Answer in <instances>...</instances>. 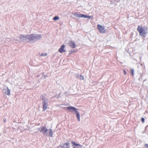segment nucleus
I'll list each match as a JSON object with an SVG mask.
<instances>
[{
    "label": "nucleus",
    "mask_w": 148,
    "mask_h": 148,
    "mask_svg": "<svg viewBox=\"0 0 148 148\" xmlns=\"http://www.w3.org/2000/svg\"><path fill=\"white\" fill-rule=\"evenodd\" d=\"M97 28L101 33L103 34L105 33V30L103 26L100 25H98Z\"/></svg>",
    "instance_id": "obj_5"
},
{
    "label": "nucleus",
    "mask_w": 148,
    "mask_h": 148,
    "mask_svg": "<svg viewBox=\"0 0 148 148\" xmlns=\"http://www.w3.org/2000/svg\"><path fill=\"white\" fill-rule=\"evenodd\" d=\"M145 148H148V144H145Z\"/></svg>",
    "instance_id": "obj_23"
},
{
    "label": "nucleus",
    "mask_w": 148,
    "mask_h": 148,
    "mask_svg": "<svg viewBox=\"0 0 148 148\" xmlns=\"http://www.w3.org/2000/svg\"><path fill=\"white\" fill-rule=\"evenodd\" d=\"M38 130L42 132L44 135L52 137L53 132L51 129H48L45 127L42 126L38 128Z\"/></svg>",
    "instance_id": "obj_1"
},
{
    "label": "nucleus",
    "mask_w": 148,
    "mask_h": 148,
    "mask_svg": "<svg viewBox=\"0 0 148 148\" xmlns=\"http://www.w3.org/2000/svg\"><path fill=\"white\" fill-rule=\"evenodd\" d=\"M66 109L67 110H70L71 111H74L75 112H76L77 110L76 108L72 106L67 107L66 108Z\"/></svg>",
    "instance_id": "obj_12"
},
{
    "label": "nucleus",
    "mask_w": 148,
    "mask_h": 148,
    "mask_svg": "<svg viewBox=\"0 0 148 148\" xmlns=\"http://www.w3.org/2000/svg\"><path fill=\"white\" fill-rule=\"evenodd\" d=\"M70 144L69 143L63 144L61 145V146L64 148H69Z\"/></svg>",
    "instance_id": "obj_10"
},
{
    "label": "nucleus",
    "mask_w": 148,
    "mask_h": 148,
    "mask_svg": "<svg viewBox=\"0 0 148 148\" xmlns=\"http://www.w3.org/2000/svg\"><path fill=\"white\" fill-rule=\"evenodd\" d=\"M147 27H143L138 26L137 29L139 32L140 35L144 36L146 33L145 31L147 30Z\"/></svg>",
    "instance_id": "obj_4"
},
{
    "label": "nucleus",
    "mask_w": 148,
    "mask_h": 148,
    "mask_svg": "<svg viewBox=\"0 0 148 148\" xmlns=\"http://www.w3.org/2000/svg\"><path fill=\"white\" fill-rule=\"evenodd\" d=\"M110 3L111 4H113L114 3V1L111 0L110 1Z\"/></svg>",
    "instance_id": "obj_22"
},
{
    "label": "nucleus",
    "mask_w": 148,
    "mask_h": 148,
    "mask_svg": "<svg viewBox=\"0 0 148 148\" xmlns=\"http://www.w3.org/2000/svg\"><path fill=\"white\" fill-rule=\"evenodd\" d=\"M83 18H88L89 19H90V18H91L92 17V16H88L85 15L84 14V15H83Z\"/></svg>",
    "instance_id": "obj_18"
},
{
    "label": "nucleus",
    "mask_w": 148,
    "mask_h": 148,
    "mask_svg": "<svg viewBox=\"0 0 148 148\" xmlns=\"http://www.w3.org/2000/svg\"><path fill=\"white\" fill-rule=\"evenodd\" d=\"M21 38H25V41L28 42L29 41L35 42L33 34L27 35L25 36H22Z\"/></svg>",
    "instance_id": "obj_3"
},
{
    "label": "nucleus",
    "mask_w": 148,
    "mask_h": 148,
    "mask_svg": "<svg viewBox=\"0 0 148 148\" xmlns=\"http://www.w3.org/2000/svg\"><path fill=\"white\" fill-rule=\"evenodd\" d=\"M42 101V108L44 110L47 109L48 106V99L47 98L45 95H42L40 97Z\"/></svg>",
    "instance_id": "obj_2"
},
{
    "label": "nucleus",
    "mask_w": 148,
    "mask_h": 148,
    "mask_svg": "<svg viewBox=\"0 0 148 148\" xmlns=\"http://www.w3.org/2000/svg\"><path fill=\"white\" fill-rule=\"evenodd\" d=\"M33 34V37L34 38V40L35 41H36L37 40L36 38V35L35 34Z\"/></svg>",
    "instance_id": "obj_20"
},
{
    "label": "nucleus",
    "mask_w": 148,
    "mask_h": 148,
    "mask_svg": "<svg viewBox=\"0 0 148 148\" xmlns=\"http://www.w3.org/2000/svg\"><path fill=\"white\" fill-rule=\"evenodd\" d=\"M3 121L4 122H5L6 121V119H3Z\"/></svg>",
    "instance_id": "obj_26"
},
{
    "label": "nucleus",
    "mask_w": 148,
    "mask_h": 148,
    "mask_svg": "<svg viewBox=\"0 0 148 148\" xmlns=\"http://www.w3.org/2000/svg\"><path fill=\"white\" fill-rule=\"evenodd\" d=\"M47 55V54L46 53H42L41 54V56H46Z\"/></svg>",
    "instance_id": "obj_21"
},
{
    "label": "nucleus",
    "mask_w": 148,
    "mask_h": 148,
    "mask_svg": "<svg viewBox=\"0 0 148 148\" xmlns=\"http://www.w3.org/2000/svg\"><path fill=\"white\" fill-rule=\"evenodd\" d=\"M45 78H46V76H45Z\"/></svg>",
    "instance_id": "obj_27"
},
{
    "label": "nucleus",
    "mask_w": 148,
    "mask_h": 148,
    "mask_svg": "<svg viewBox=\"0 0 148 148\" xmlns=\"http://www.w3.org/2000/svg\"><path fill=\"white\" fill-rule=\"evenodd\" d=\"M145 121V119L144 118H141V121L143 123H144Z\"/></svg>",
    "instance_id": "obj_24"
},
{
    "label": "nucleus",
    "mask_w": 148,
    "mask_h": 148,
    "mask_svg": "<svg viewBox=\"0 0 148 148\" xmlns=\"http://www.w3.org/2000/svg\"><path fill=\"white\" fill-rule=\"evenodd\" d=\"M71 143L73 144V148H84L83 146L80 144L76 143L73 141L71 142Z\"/></svg>",
    "instance_id": "obj_6"
},
{
    "label": "nucleus",
    "mask_w": 148,
    "mask_h": 148,
    "mask_svg": "<svg viewBox=\"0 0 148 148\" xmlns=\"http://www.w3.org/2000/svg\"><path fill=\"white\" fill-rule=\"evenodd\" d=\"M36 40H40L41 38V36L40 34H36Z\"/></svg>",
    "instance_id": "obj_16"
},
{
    "label": "nucleus",
    "mask_w": 148,
    "mask_h": 148,
    "mask_svg": "<svg viewBox=\"0 0 148 148\" xmlns=\"http://www.w3.org/2000/svg\"><path fill=\"white\" fill-rule=\"evenodd\" d=\"M70 53H71V51H70Z\"/></svg>",
    "instance_id": "obj_28"
},
{
    "label": "nucleus",
    "mask_w": 148,
    "mask_h": 148,
    "mask_svg": "<svg viewBox=\"0 0 148 148\" xmlns=\"http://www.w3.org/2000/svg\"><path fill=\"white\" fill-rule=\"evenodd\" d=\"M75 77L81 80H83L84 79V77L81 75H79L78 74L75 75Z\"/></svg>",
    "instance_id": "obj_13"
},
{
    "label": "nucleus",
    "mask_w": 148,
    "mask_h": 148,
    "mask_svg": "<svg viewBox=\"0 0 148 148\" xmlns=\"http://www.w3.org/2000/svg\"><path fill=\"white\" fill-rule=\"evenodd\" d=\"M123 72V73L124 74V75H126V71L125 70H124Z\"/></svg>",
    "instance_id": "obj_25"
},
{
    "label": "nucleus",
    "mask_w": 148,
    "mask_h": 148,
    "mask_svg": "<svg viewBox=\"0 0 148 148\" xmlns=\"http://www.w3.org/2000/svg\"><path fill=\"white\" fill-rule=\"evenodd\" d=\"M131 73L132 75H134V70L133 69H131Z\"/></svg>",
    "instance_id": "obj_19"
},
{
    "label": "nucleus",
    "mask_w": 148,
    "mask_h": 148,
    "mask_svg": "<svg viewBox=\"0 0 148 148\" xmlns=\"http://www.w3.org/2000/svg\"><path fill=\"white\" fill-rule=\"evenodd\" d=\"M76 114V115L79 121L80 120V115L79 112L77 111H76V112H75Z\"/></svg>",
    "instance_id": "obj_15"
},
{
    "label": "nucleus",
    "mask_w": 148,
    "mask_h": 148,
    "mask_svg": "<svg viewBox=\"0 0 148 148\" xmlns=\"http://www.w3.org/2000/svg\"><path fill=\"white\" fill-rule=\"evenodd\" d=\"M70 46L72 48H75L76 47V45L75 43L72 41H70L69 43Z\"/></svg>",
    "instance_id": "obj_14"
},
{
    "label": "nucleus",
    "mask_w": 148,
    "mask_h": 148,
    "mask_svg": "<svg viewBox=\"0 0 148 148\" xmlns=\"http://www.w3.org/2000/svg\"><path fill=\"white\" fill-rule=\"evenodd\" d=\"M24 36L23 35H20V37H16V40L20 42L21 41H25V38H21V36Z\"/></svg>",
    "instance_id": "obj_11"
},
{
    "label": "nucleus",
    "mask_w": 148,
    "mask_h": 148,
    "mask_svg": "<svg viewBox=\"0 0 148 148\" xmlns=\"http://www.w3.org/2000/svg\"><path fill=\"white\" fill-rule=\"evenodd\" d=\"M59 19V17L58 16H56L54 17L53 18V20L54 21H57Z\"/></svg>",
    "instance_id": "obj_17"
},
{
    "label": "nucleus",
    "mask_w": 148,
    "mask_h": 148,
    "mask_svg": "<svg viewBox=\"0 0 148 148\" xmlns=\"http://www.w3.org/2000/svg\"><path fill=\"white\" fill-rule=\"evenodd\" d=\"M65 46L64 45H62L60 48L58 50V51L60 53H62L63 52H65L66 50L64 49Z\"/></svg>",
    "instance_id": "obj_9"
},
{
    "label": "nucleus",
    "mask_w": 148,
    "mask_h": 148,
    "mask_svg": "<svg viewBox=\"0 0 148 148\" xmlns=\"http://www.w3.org/2000/svg\"><path fill=\"white\" fill-rule=\"evenodd\" d=\"M74 16L78 18H83V14H81L79 13H75L73 14Z\"/></svg>",
    "instance_id": "obj_8"
},
{
    "label": "nucleus",
    "mask_w": 148,
    "mask_h": 148,
    "mask_svg": "<svg viewBox=\"0 0 148 148\" xmlns=\"http://www.w3.org/2000/svg\"><path fill=\"white\" fill-rule=\"evenodd\" d=\"M3 92L5 94L10 95V90L8 87H5L3 90Z\"/></svg>",
    "instance_id": "obj_7"
}]
</instances>
